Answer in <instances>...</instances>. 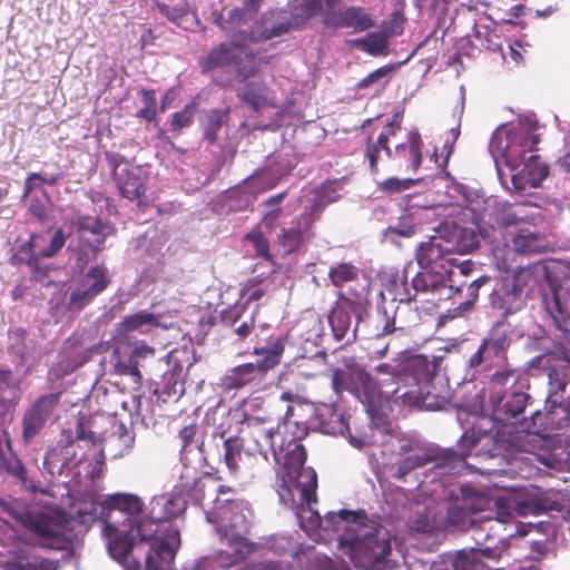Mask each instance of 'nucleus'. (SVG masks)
Listing matches in <instances>:
<instances>
[{"instance_id": "33", "label": "nucleus", "mask_w": 570, "mask_h": 570, "mask_svg": "<svg viewBox=\"0 0 570 570\" xmlns=\"http://www.w3.org/2000/svg\"><path fill=\"white\" fill-rule=\"evenodd\" d=\"M522 165L523 167L511 177V181L515 190L537 188L549 174L548 166L543 164L537 155L529 156Z\"/></svg>"}, {"instance_id": "28", "label": "nucleus", "mask_w": 570, "mask_h": 570, "mask_svg": "<svg viewBox=\"0 0 570 570\" xmlns=\"http://www.w3.org/2000/svg\"><path fill=\"white\" fill-rule=\"evenodd\" d=\"M435 364L421 354L409 355L400 368V380L409 385H421L429 387L435 375Z\"/></svg>"}, {"instance_id": "11", "label": "nucleus", "mask_w": 570, "mask_h": 570, "mask_svg": "<svg viewBox=\"0 0 570 570\" xmlns=\"http://www.w3.org/2000/svg\"><path fill=\"white\" fill-rule=\"evenodd\" d=\"M475 243V235L472 230L453 225L451 228H445L431 236L428 242L421 243L416 249L415 259L424 269L436 266L444 268L442 262H450L448 258L450 254L468 253Z\"/></svg>"}, {"instance_id": "51", "label": "nucleus", "mask_w": 570, "mask_h": 570, "mask_svg": "<svg viewBox=\"0 0 570 570\" xmlns=\"http://www.w3.org/2000/svg\"><path fill=\"white\" fill-rule=\"evenodd\" d=\"M195 109V102H190L187 104L180 111L173 114L170 120V130L180 132L183 129L188 128L193 124Z\"/></svg>"}, {"instance_id": "63", "label": "nucleus", "mask_w": 570, "mask_h": 570, "mask_svg": "<svg viewBox=\"0 0 570 570\" xmlns=\"http://www.w3.org/2000/svg\"><path fill=\"white\" fill-rule=\"evenodd\" d=\"M431 389V383L429 384V387L423 386V399L421 401L422 410L435 411L443 409L446 404V399L434 394Z\"/></svg>"}, {"instance_id": "57", "label": "nucleus", "mask_w": 570, "mask_h": 570, "mask_svg": "<svg viewBox=\"0 0 570 570\" xmlns=\"http://www.w3.org/2000/svg\"><path fill=\"white\" fill-rule=\"evenodd\" d=\"M96 296H94L86 287L79 284V287L71 292L68 309L69 311H81L87 306Z\"/></svg>"}, {"instance_id": "32", "label": "nucleus", "mask_w": 570, "mask_h": 570, "mask_svg": "<svg viewBox=\"0 0 570 570\" xmlns=\"http://www.w3.org/2000/svg\"><path fill=\"white\" fill-rule=\"evenodd\" d=\"M358 299L360 295L357 293H352V297L343 293L338 294V298L328 315V322L336 340L344 338L350 331L352 324L351 311L355 309Z\"/></svg>"}, {"instance_id": "15", "label": "nucleus", "mask_w": 570, "mask_h": 570, "mask_svg": "<svg viewBox=\"0 0 570 570\" xmlns=\"http://www.w3.org/2000/svg\"><path fill=\"white\" fill-rule=\"evenodd\" d=\"M484 208H474L471 205V210L475 212V218L492 226L493 228H509L512 226L525 225L533 226L537 216L539 215V207L530 202H493L489 205L487 200H482Z\"/></svg>"}, {"instance_id": "36", "label": "nucleus", "mask_w": 570, "mask_h": 570, "mask_svg": "<svg viewBox=\"0 0 570 570\" xmlns=\"http://www.w3.org/2000/svg\"><path fill=\"white\" fill-rule=\"evenodd\" d=\"M518 373L514 370H503L495 372L487 386L489 403L492 406L500 405L511 391L515 390Z\"/></svg>"}, {"instance_id": "52", "label": "nucleus", "mask_w": 570, "mask_h": 570, "mask_svg": "<svg viewBox=\"0 0 570 570\" xmlns=\"http://www.w3.org/2000/svg\"><path fill=\"white\" fill-rule=\"evenodd\" d=\"M417 389H411L402 394H399V389H394L392 391V394L389 395L390 399H393L394 402H397L399 400L402 401V404L409 406V407H416L419 410H422L421 401L423 399V386L415 385Z\"/></svg>"}, {"instance_id": "34", "label": "nucleus", "mask_w": 570, "mask_h": 570, "mask_svg": "<svg viewBox=\"0 0 570 570\" xmlns=\"http://www.w3.org/2000/svg\"><path fill=\"white\" fill-rule=\"evenodd\" d=\"M237 97L255 112L277 107L273 91L264 81H246L244 87L237 90Z\"/></svg>"}, {"instance_id": "54", "label": "nucleus", "mask_w": 570, "mask_h": 570, "mask_svg": "<svg viewBox=\"0 0 570 570\" xmlns=\"http://www.w3.org/2000/svg\"><path fill=\"white\" fill-rule=\"evenodd\" d=\"M119 438L108 436L102 440L104 455L106 460H117L130 453L132 449H124V442H119Z\"/></svg>"}, {"instance_id": "48", "label": "nucleus", "mask_w": 570, "mask_h": 570, "mask_svg": "<svg viewBox=\"0 0 570 570\" xmlns=\"http://www.w3.org/2000/svg\"><path fill=\"white\" fill-rule=\"evenodd\" d=\"M360 269L351 263H340L332 266L328 277L335 287H343L345 284L358 279Z\"/></svg>"}, {"instance_id": "61", "label": "nucleus", "mask_w": 570, "mask_h": 570, "mask_svg": "<svg viewBox=\"0 0 570 570\" xmlns=\"http://www.w3.org/2000/svg\"><path fill=\"white\" fill-rule=\"evenodd\" d=\"M263 170L257 169L255 170L250 176H248L246 179H244V184L248 185V188L255 193H264L268 189H272L275 187L276 183L273 180L266 181L262 177Z\"/></svg>"}, {"instance_id": "19", "label": "nucleus", "mask_w": 570, "mask_h": 570, "mask_svg": "<svg viewBox=\"0 0 570 570\" xmlns=\"http://www.w3.org/2000/svg\"><path fill=\"white\" fill-rule=\"evenodd\" d=\"M514 336L515 327L505 316H501L491 326L478 351L470 357V366L478 367L485 361L492 362L494 358H504Z\"/></svg>"}, {"instance_id": "25", "label": "nucleus", "mask_w": 570, "mask_h": 570, "mask_svg": "<svg viewBox=\"0 0 570 570\" xmlns=\"http://www.w3.org/2000/svg\"><path fill=\"white\" fill-rule=\"evenodd\" d=\"M500 421H497L494 415H492L491 417H476L470 430L465 431L463 435L459 439V450L454 451L460 454L464 453V455H462V458H459L454 463H465V460L470 455L471 450L482 441H485L484 445H493L497 441V436L499 435V431L497 429V424Z\"/></svg>"}, {"instance_id": "5", "label": "nucleus", "mask_w": 570, "mask_h": 570, "mask_svg": "<svg viewBox=\"0 0 570 570\" xmlns=\"http://www.w3.org/2000/svg\"><path fill=\"white\" fill-rule=\"evenodd\" d=\"M213 511L206 512L208 522L216 523V531L226 548L217 553V563L228 568L244 560L250 552L252 546L246 538L250 525L252 512L243 501L224 500Z\"/></svg>"}, {"instance_id": "23", "label": "nucleus", "mask_w": 570, "mask_h": 570, "mask_svg": "<svg viewBox=\"0 0 570 570\" xmlns=\"http://www.w3.org/2000/svg\"><path fill=\"white\" fill-rule=\"evenodd\" d=\"M61 393H49L37 397L22 417V439L24 442L32 441L45 428L47 421L58 407Z\"/></svg>"}, {"instance_id": "6", "label": "nucleus", "mask_w": 570, "mask_h": 570, "mask_svg": "<svg viewBox=\"0 0 570 570\" xmlns=\"http://www.w3.org/2000/svg\"><path fill=\"white\" fill-rule=\"evenodd\" d=\"M299 396L286 391L278 397L275 396H253L243 402L242 413L238 411L232 413L228 411L226 415L232 420L236 419L247 429H255L258 425L269 424L263 430V439L265 445L273 448L275 434L281 433V428L286 426L295 416V409L292 403H299Z\"/></svg>"}, {"instance_id": "49", "label": "nucleus", "mask_w": 570, "mask_h": 570, "mask_svg": "<svg viewBox=\"0 0 570 570\" xmlns=\"http://www.w3.org/2000/svg\"><path fill=\"white\" fill-rule=\"evenodd\" d=\"M27 336L28 333L26 328L21 326L10 328L8 332V352L18 356L22 362L26 360L29 352Z\"/></svg>"}, {"instance_id": "22", "label": "nucleus", "mask_w": 570, "mask_h": 570, "mask_svg": "<svg viewBox=\"0 0 570 570\" xmlns=\"http://www.w3.org/2000/svg\"><path fill=\"white\" fill-rule=\"evenodd\" d=\"M323 212V204L311 205L297 217L289 227H283L277 235V244L286 254L294 253L301 248L306 239L312 236V227L318 220Z\"/></svg>"}, {"instance_id": "17", "label": "nucleus", "mask_w": 570, "mask_h": 570, "mask_svg": "<svg viewBox=\"0 0 570 570\" xmlns=\"http://www.w3.org/2000/svg\"><path fill=\"white\" fill-rule=\"evenodd\" d=\"M105 159L120 195L130 202L139 200L146 193L148 180L141 167L132 165L118 153L105 151Z\"/></svg>"}, {"instance_id": "60", "label": "nucleus", "mask_w": 570, "mask_h": 570, "mask_svg": "<svg viewBox=\"0 0 570 570\" xmlns=\"http://www.w3.org/2000/svg\"><path fill=\"white\" fill-rule=\"evenodd\" d=\"M61 174H55V175H42L40 173H31L24 183V195L30 194L33 189L37 188L36 181H41L43 184H47L49 186H55L57 183L61 179Z\"/></svg>"}, {"instance_id": "30", "label": "nucleus", "mask_w": 570, "mask_h": 570, "mask_svg": "<svg viewBox=\"0 0 570 570\" xmlns=\"http://www.w3.org/2000/svg\"><path fill=\"white\" fill-rule=\"evenodd\" d=\"M225 463L237 461H267L266 445L255 441L254 446L245 445L244 440L238 436H229L223 441Z\"/></svg>"}, {"instance_id": "2", "label": "nucleus", "mask_w": 570, "mask_h": 570, "mask_svg": "<svg viewBox=\"0 0 570 570\" xmlns=\"http://www.w3.org/2000/svg\"><path fill=\"white\" fill-rule=\"evenodd\" d=\"M108 512L100 520L101 533L107 539L109 554L124 564L125 570H165L175 559L180 546L179 532L168 530L161 541L155 522L147 521L142 502L134 494L118 493L106 501Z\"/></svg>"}, {"instance_id": "14", "label": "nucleus", "mask_w": 570, "mask_h": 570, "mask_svg": "<svg viewBox=\"0 0 570 570\" xmlns=\"http://www.w3.org/2000/svg\"><path fill=\"white\" fill-rule=\"evenodd\" d=\"M389 444L391 452L403 459L404 463H454L463 455L452 448L425 442L417 435H395Z\"/></svg>"}, {"instance_id": "50", "label": "nucleus", "mask_w": 570, "mask_h": 570, "mask_svg": "<svg viewBox=\"0 0 570 570\" xmlns=\"http://www.w3.org/2000/svg\"><path fill=\"white\" fill-rule=\"evenodd\" d=\"M139 96L141 97L142 107L136 112V117L148 122L156 120L158 114L156 91L142 88Z\"/></svg>"}, {"instance_id": "55", "label": "nucleus", "mask_w": 570, "mask_h": 570, "mask_svg": "<svg viewBox=\"0 0 570 570\" xmlns=\"http://www.w3.org/2000/svg\"><path fill=\"white\" fill-rule=\"evenodd\" d=\"M7 570H56V566L52 561L46 559L36 558L31 561H13L7 562Z\"/></svg>"}, {"instance_id": "12", "label": "nucleus", "mask_w": 570, "mask_h": 570, "mask_svg": "<svg viewBox=\"0 0 570 570\" xmlns=\"http://www.w3.org/2000/svg\"><path fill=\"white\" fill-rule=\"evenodd\" d=\"M474 529L479 541L481 537L480 524L470 517L469 511L461 505L446 508L445 503L429 501L428 503H415L413 515L410 517V528L416 532H430L438 529H446L450 525L464 529L466 525Z\"/></svg>"}, {"instance_id": "16", "label": "nucleus", "mask_w": 570, "mask_h": 570, "mask_svg": "<svg viewBox=\"0 0 570 570\" xmlns=\"http://www.w3.org/2000/svg\"><path fill=\"white\" fill-rule=\"evenodd\" d=\"M539 141V135L525 127L510 130L498 129L491 137L490 149L493 154L502 157L505 164L514 170L523 164L525 155L532 153Z\"/></svg>"}, {"instance_id": "53", "label": "nucleus", "mask_w": 570, "mask_h": 570, "mask_svg": "<svg viewBox=\"0 0 570 570\" xmlns=\"http://www.w3.org/2000/svg\"><path fill=\"white\" fill-rule=\"evenodd\" d=\"M422 146L423 141L417 131L409 134V167L413 170L419 169L422 164Z\"/></svg>"}, {"instance_id": "7", "label": "nucleus", "mask_w": 570, "mask_h": 570, "mask_svg": "<svg viewBox=\"0 0 570 570\" xmlns=\"http://www.w3.org/2000/svg\"><path fill=\"white\" fill-rule=\"evenodd\" d=\"M532 365L548 372L550 389L547 403L552 404L544 415L540 411L532 414L533 425L540 421V425L548 432L570 429L569 406L558 403V400L554 399L559 392H563L566 389L567 377L570 375V352L563 353V355L559 352L539 355L532 360Z\"/></svg>"}, {"instance_id": "13", "label": "nucleus", "mask_w": 570, "mask_h": 570, "mask_svg": "<svg viewBox=\"0 0 570 570\" xmlns=\"http://www.w3.org/2000/svg\"><path fill=\"white\" fill-rule=\"evenodd\" d=\"M284 351L285 344L281 337L269 347H254L253 354L264 357L255 363H245L230 368L225 376L226 387L240 390L252 383L262 382L266 374L281 363Z\"/></svg>"}, {"instance_id": "9", "label": "nucleus", "mask_w": 570, "mask_h": 570, "mask_svg": "<svg viewBox=\"0 0 570 570\" xmlns=\"http://www.w3.org/2000/svg\"><path fill=\"white\" fill-rule=\"evenodd\" d=\"M62 436L48 451L43 463H105L102 440L86 430L82 416L77 420L75 439H71V431H63Z\"/></svg>"}, {"instance_id": "29", "label": "nucleus", "mask_w": 570, "mask_h": 570, "mask_svg": "<svg viewBox=\"0 0 570 570\" xmlns=\"http://www.w3.org/2000/svg\"><path fill=\"white\" fill-rule=\"evenodd\" d=\"M324 23L332 28H353L355 31H364L374 26L371 16L362 7L327 11L324 13Z\"/></svg>"}, {"instance_id": "46", "label": "nucleus", "mask_w": 570, "mask_h": 570, "mask_svg": "<svg viewBox=\"0 0 570 570\" xmlns=\"http://www.w3.org/2000/svg\"><path fill=\"white\" fill-rule=\"evenodd\" d=\"M155 394L164 403L169 400L178 401L184 394V384L178 382L174 373H166L161 385L155 390Z\"/></svg>"}, {"instance_id": "43", "label": "nucleus", "mask_w": 570, "mask_h": 570, "mask_svg": "<svg viewBox=\"0 0 570 570\" xmlns=\"http://www.w3.org/2000/svg\"><path fill=\"white\" fill-rule=\"evenodd\" d=\"M324 13L322 0H295L291 17L294 20V28H302L313 17Z\"/></svg>"}, {"instance_id": "8", "label": "nucleus", "mask_w": 570, "mask_h": 570, "mask_svg": "<svg viewBox=\"0 0 570 570\" xmlns=\"http://www.w3.org/2000/svg\"><path fill=\"white\" fill-rule=\"evenodd\" d=\"M345 366L347 371L338 367L332 371L334 391L348 390L365 406L375 425H386V417L380 413V407L390 400L389 392H383L371 373L353 360L346 362Z\"/></svg>"}, {"instance_id": "47", "label": "nucleus", "mask_w": 570, "mask_h": 570, "mask_svg": "<svg viewBox=\"0 0 570 570\" xmlns=\"http://www.w3.org/2000/svg\"><path fill=\"white\" fill-rule=\"evenodd\" d=\"M325 360V353L316 354L312 357L302 356L296 360V374L307 380L314 379L321 374V368L324 366Z\"/></svg>"}, {"instance_id": "24", "label": "nucleus", "mask_w": 570, "mask_h": 570, "mask_svg": "<svg viewBox=\"0 0 570 570\" xmlns=\"http://www.w3.org/2000/svg\"><path fill=\"white\" fill-rule=\"evenodd\" d=\"M508 540L500 539L494 547L487 546L484 548L462 550L452 558L444 559L441 564H435L432 570H485L482 557L487 559H499L501 553L508 549Z\"/></svg>"}, {"instance_id": "27", "label": "nucleus", "mask_w": 570, "mask_h": 570, "mask_svg": "<svg viewBox=\"0 0 570 570\" xmlns=\"http://www.w3.org/2000/svg\"><path fill=\"white\" fill-rule=\"evenodd\" d=\"M314 430L323 434L344 435L350 433V428L343 413L338 411L337 406L333 403H318L314 406V413L309 421Z\"/></svg>"}, {"instance_id": "10", "label": "nucleus", "mask_w": 570, "mask_h": 570, "mask_svg": "<svg viewBox=\"0 0 570 570\" xmlns=\"http://www.w3.org/2000/svg\"><path fill=\"white\" fill-rule=\"evenodd\" d=\"M202 73L220 69L233 73L240 81L255 77L259 70L256 53L247 46L237 41L222 42L213 47L198 61Z\"/></svg>"}, {"instance_id": "37", "label": "nucleus", "mask_w": 570, "mask_h": 570, "mask_svg": "<svg viewBox=\"0 0 570 570\" xmlns=\"http://www.w3.org/2000/svg\"><path fill=\"white\" fill-rule=\"evenodd\" d=\"M161 326L158 315L147 311H139L125 316L122 321L118 323L116 331L118 336H128L135 332L147 334L154 328Z\"/></svg>"}, {"instance_id": "42", "label": "nucleus", "mask_w": 570, "mask_h": 570, "mask_svg": "<svg viewBox=\"0 0 570 570\" xmlns=\"http://www.w3.org/2000/svg\"><path fill=\"white\" fill-rule=\"evenodd\" d=\"M86 287L94 296L102 293L110 284V276L105 265L91 266L79 283Z\"/></svg>"}, {"instance_id": "62", "label": "nucleus", "mask_w": 570, "mask_h": 570, "mask_svg": "<svg viewBox=\"0 0 570 570\" xmlns=\"http://www.w3.org/2000/svg\"><path fill=\"white\" fill-rule=\"evenodd\" d=\"M382 150V147L374 144L373 137L368 136L365 142L364 158L368 161V167L372 174L379 173L377 161Z\"/></svg>"}, {"instance_id": "64", "label": "nucleus", "mask_w": 570, "mask_h": 570, "mask_svg": "<svg viewBox=\"0 0 570 570\" xmlns=\"http://www.w3.org/2000/svg\"><path fill=\"white\" fill-rule=\"evenodd\" d=\"M392 70H393V66H391V65L380 67L379 69L374 70L373 72L367 75L365 78L360 80L357 82V85H356V88L360 89V90L361 89H367L372 85L379 82L381 79H383L389 73H391Z\"/></svg>"}, {"instance_id": "56", "label": "nucleus", "mask_w": 570, "mask_h": 570, "mask_svg": "<svg viewBox=\"0 0 570 570\" xmlns=\"http://www.w3.org/2000/svg\"><path fill=\"white\" fill-rule=\"evenodd\" d=\"M245 238L253 244L257 256L272 261V255L269 254V242L261 230L254 229L249 232Z\"/></svg>"}, {"instance_id": "3", "label": "nucleus", "mask_w": 570, "mask_h": 570, "mask_svg": "<svg viewBox=\"0 0 570 570\" xmlns=\"http://www.w3.org/2000/svg\"><path fill=\"white\" fill-rule=\"evenodd\" d=\"M0 508L17 522L41 537L51 547L60 548L77 535L76 525H86L104 514L106 504L94 500L81 501L72 507L70 518L57 510H39L19 500H0Z\"/></svg>"}, {"instance_id": "39", "label": "nucleus", "mask_w": 570, "mask_h": 570, "mask_svg": "<svg viewBox=\"0 0 570 570\" xmlns=\"http://www.w3.org/2000/svg\"><path fill=\"white\" fill-rule=\"evenodd\" d=\"M511 245L518 254H538L546 249L544 237L530 228H520L512 236Z\"/></svg>"}, {"instance_id": "40", "label": "nucleus", "mask_w": 570, "mask_h": 570, "mask_svg": "<svg viewBox=\"0 0 570 570\" xmlns=\"http://www.w3.org/2000/svg\"><path fill=\"white\" fill-rule=\"evenodd\" d=\"M230 115V107L225 109L213 108L204 112L200 119L203 137L214 145L218 140V132L222 126L227 122Z\"/></svg>"}, {"instance_id": "1", "label": "nucleus", "mask_w": 570, "mask_h": 570, "mask_svg": "<svg viewBox=\"0 0 570 570\" xmlns=\"http://www.w3.org/2000/svg\"><path fill=\"white\" fill-rule=\"evenodd\" d=\"M276 475L279 500L295 511L303 530H342L340 547L356 568L385 569V559L391 552V535L386 528L364 514L347 510L330 512L323 520L312 509V504L317 502V475L312 465H279Z\"/></svg>"}, {"instance_id": "41", "label": "nucleus", "mask_w": 570, "mask_h": 570, "mask_svg": "<svg viewBox=\"0 0 570 570\" xmlns=\"http://www.w3.org/2000/svg\"><path fill=\"white\" fill-rule=\"evenodd\" d=\"M267 450L272 451L276 463H305L307 459V451L301 440L297 439L282 444L278 451L274 445L273 448H266Z\"/></svg>"}, {"instance_id": "58", "label": "nucleus", "mask_w": 570, "mask_h": 570, "mask_svg": "<svg viewBox=\"0 0 570 570\" xmlns=\"http://www.w3.org/2000/svg\"><path fill=\"white\" fill-rule=\"evenodd\" d=\"M337 187L335 181H326L321 188L316 191L315 199L312 205H316L318 203L323 204V209L331 203H334L338 199Z\"/></svg>"}, {"instance_id": "31", "label": "nucleus", "mask_w": 570, "mask_h": 570, "mask_svg": "<svg viewBox=\"0 0 570 570\" xmlns=\"http://www.w3.org/2000/svg\"><path fill=\"white\" fill-rule=\"evenodd\" d=\"M77 227L85 248L90 249L94 256L102 249L107 236L114 232V228L100 218L88 216L80 217L77 220Z\"/></svg>"}, {"instance_id": "4", "label": "nucleus", "mask_w": 570, "mask_h": 570, "mask_svg": "<svg viewBox=\"0 0 570 570\" xmlns=\"http://www.w3.org/2000/svg\"><path fill=\"white\" fill-rule=\"evenodd\" d=\"M463 508L471 513H478L495 507V517H484L479 520L480 530L498 534L504 523L510 522L514 514L520 517L538 515L542 512L562 509L561 502L556 494L541 493L539 491L519 495L513 500H492L488 494L472 487L462 488Z\"/></svg>"}, {"instance_id": "18", "label": "nucleus", "mask_w": 570, "mask_h": 570, "mask_svg": "<svg viewBox=\"0 0 570 570\" xmlns=\"http://www.w3.org/2000/svg\"><path fill=\"white\" fill-rule=\"evenodd\" d=\"M448 288L446 278L442 273L425 271L417 273L409 287L405 274L394 275L391 279V287L389 291L393 293L394 299L403 303L415 301L419 293L422 294H439V299L442 298V292Z\"/></svg>"}, {"instance_id": "20", "label": "nucleus", "mask_w": 570, "mask_h": 570, "mask_svg": "<svg viewBox=\"0 0 570 570\" xmlns=\"http://www.w3.org/2000/svg\"><path fill=\"white\" fill-rule=\"evenodd\" d=\"M186 498L180 489H174L171 492L156 495L150 502V517L147 521L156 523L155 528H159L156 535L164 541L167 537L168 530L177 531L170 524H166V521L177 518L186 509Z\"/></svg>"}, {"instance_id": "45", "label": "nucleus", "mask_w": 570, "mask_h": 570, "mask_svg": "<svg viewBox=\"0 0 570 570\" xmlns=\"http://www.w3.org/2000/svg\"><path fill=\"white\" fill-rule=\"evenodd\" d=\"M352 43L371 56H381L387 50L389 39L383 32H370L364 38L352 40Z\"/></svg>"}, {"instance_id": "44", "label": "nucleus", "mask_w": 570, "mask_h": 570, "mask_svg": "<svg viewBox=\"0 0 570 570\" xmlns=\"http://www.w3.org/2000/svg\"><path fill=\"white\" fill-rule=\"evenodd\" d=\"M112 362L117 374L132 377L136 384L141 383L142 375L139 371V358L134 356L131 352L128 357L122 358L120 355V348L116 347L112 351Z\"/></svg>"}, {"instance_id": "26", "label": "nucleus", "mask_w": 570, "mask_h": 570, "mask_svg": "<svg viewBox=\"0 0 570 570\" xmlns=\"http://www.w3.org/2000/svg\"><path fill=\"white\" fill-rule=\"evenodd\" d=\"M543 304L554 326L570 344V293L563 287L553 288L543 296Z\"/></svg>"}, {"instance_id": "38", "label": "nucleus", "mask_w": 570, "mask_h": 570, "mask_svg": "<svg viewBox=\"0 0 570 570\" xmlns=\"http://www.w3.org/2000/svg\"><path fill=\"white\" fill-rule=\"evenodd\" d=\"M530 400V395L518 389L510 392L500 405L492 406V414L497 421L508 422L512 419H519L524 413L525 406Z\"/></svg>"}, {"instance_id": "35", "label": "nucleus", "mask_w": 570, "mask_h": 570, "mask_svg": "<svg viewBox=\"0 0 570 570\" xmlns=\"http://www.w3.org/2000/svg\"><path fill=\"white\" fill-rule=\"evenodd\" d=\"M197 430L196 424H189L179 431L181 441L180 461L183 463H208L210 459H215L210 455V452H206L204 442L195 441Z\"/></svg>"}, {"instance_id": "21", "label": "nucleus", "mask_w": 570, "mask_h": 570, "mask_svg": "<svg viewBox=\"0 0 570 570\" xmlns=\"http://www.w3.org/2000/svg\"><path fill=\"white\" fill-rule=\"evenodd\" d=\"M523 287L521 275L518 273L500 278L489 295L491 307L501 311V316L508 318L523 307Z\"/></svg>"}, {"instance_id": "59", "label": "nucleus", "mask_w": 570, "mask_h": 570, "mask_svg": "<svg viewBox=\"0 0 570 570\" xmlns=\"http://www.w3.org/2000/svg\"><path fill=\"white\" fill-rule=\"evenodd\" d=\"M412 185V179L390 177L379 185V190L386 195H393L409 189Z\"/></svg>"}]
</instances>
